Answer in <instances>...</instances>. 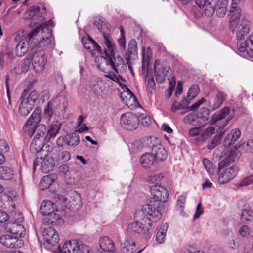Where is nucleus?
I'll list each match as a JSON object with an SVG mask.
<instances>
[{
	"label": "nucleus",
	"mask_w": 253,
	"mask_h": 253,
	"mask_svg": "<svg viewBox=\"0 0 253 253\" xmlns=\"http://www.w3.org/2000/svg\"><path fill=\"white\" fill-rule=\"evenodd\" d=\"M155 160V157L152 153H145L141 156L140 162L144 168H148L153 164Z\"/></svg>",
	"instance_id": "nucleus-30"
},
{
	"label": "nucleus",
	"mask_w": 253,
	"mask_h": 253,
	"mask_svg": "<svg viewBox=\"0 0 253 253\" xmlns=\"http://www.w3.org/2000/svg\"><path fill=\"white\" fill-rule=\"evenodd\" d=\"M41 120V112L39 109H36L27 121L23 129L29 136H32L35 132V136L42 140H46V127L44 125L39 124Z\"/></svg>",
	"instance_id": "nucleus-1"
},
{
	"label": "nucleus",
	"mask_w": 253,
	"mask_h": 253,
	"mask_svg": "<svg viewBox=\"0 0 253 253\" xmlns=\"http://www.w3.org/2000/svg\"><path fill=\"white\" fill-rule=\"evenodd\" d=\"M240 153L237 150H231L227 157L219 164H220L221 167L228 166L232 162L237 160L240 156Z\"/></svg>",
	"instance_id": "nucleus-23"
},
{
	"label": "nucleus",
	"mask_w": 253,
	"mask_h": 253,
	"mask_svg": "<svg viewBox=\"0 0 253 253\" xmlns=\"http://www.w3.org/2000/svg\"><path fill=\"white\" fill-rule=\"evenodd\" d=\"M186 196L184 195H181L178 197L177 201V205L180 208H183L186 202Z\"/></svg>",
	"instance_id": "nucleus-61"
},
{
	"label": "nucleus",
	"mask_w": 253,
	"mask_h": 253,
	"mask_svg": "<svg viewBox=\"0 0 253 253\" xmlns=\"http://www.w3.org/2000/svg\"><path fill=\"white\" fill-rule=\"evenodd\" d=\"M103 37L104 43L108 49L104 50L105 57H102V58L105 61L106 64L110 65L111 67L117 73L118 72L117 67L119 66L120 64L124 65L123 59L120 56H117L116 58L114 57L115 45L112 41V39L109 33L103 32Z\"/></svg>",
	"instance_id": "nucleus-3"
},
{
	"label": "nucleus",
	"mask_w": 253,
	"mask_h": 253,
	"mask_svg": "<svg viewBox=\"0 0 253 253\" xmlns=\"http://www.w3.org/2000/svg\"><path fill=\"white\" fill-rule=\"evenodd\" d=\"M28 57L25 59L21 66L22 72L25 73L28 71L31 63L32 62L30 54L28 55Z\"/></svg>",
	"instance_id": "nucleus-52"
},
{
	"label": "nucleus",
	"mask_w": 253,
	"mask_h": 253,
	"mask_svg": "<svg viewBox=\"0 0 253 253\" xmlns=\"http://www.w3.org/2000/svg\"><path fill=\"white\" fill-rule=\"evenodd\" d=\"M227 96V94L219 90L218 91L215 96V97L210 101V107L213 110H215L220 108L222 105L223 102L225 100Z\"/></svg>",
	"instance_id": "nucleus-18"
},
{
	"label": "nucleus",
	"mask_w": 253,
	"mask_h": 253,
	"mask_svg": "<svg viewBox=\"0 0 253 253\" xmlns=\"http://www.w3.org/2000/svg\"><path fill=\"white\" fill-rule=\"evenodd\" d=\"M163 177L164 175L162 173L151 175L148 178V181L154 185H160Z\"/></svg>",
	"instance_id": "nucleus-48"
},
{
	"label": "nucleus",
	"mask_w": 253,
	"mask_h": 253,
	"mask_svg": "<svg viewBox=\"0 0 253 253\" xmlns=\"http://www.w3.org/2000/svg\"><path fill=\"white\" fill-rule=\"evenodd\" d=\"M168 228V225L167 223L163 224L160 226L156 236V239L158 243L162 244L164 242Z\"/></svg>",
	"instance_id": "nucleus-32"
},
{
	"label": "nucleus",
	"mask_w": 253,
	"mask_h": 253,
	"mask_svg": "<svg viewBox=\"0 0 253 253\" xmlns=\"http://www.w3.org/2000/svg\"><path fill=\"white\" fill-rule=\"evenodd\" d=\"M105 77L106 78H109L110 80L119 84H120V85L121 84L120 82V77L117 76L113 72H109L108 74L105 75Z\"/></svg>",
	"instance_id": "nucleus-60"
},
{
	"label": "nucleus",
	"mask_w": 253,
	"mask_h": 253,
	"mask_svg": "<svg viewBox=\"0 0 253 253\" xmlns=\"http://www.w3.org/2000/svg\"><path fill=\"white\" fill-rule=\"evenodd\" d=\"M54 165L53 160L51 158H48L41 162V169L43 173H48L53 170Z\"/></svg>",
	"instance_id": "nucleus-27"
},
{
	"label": "nucleus",
	"mask_w": 253,
	"mask_h": 253,
	"mask_svg": "<svg viewBox=\"0 0 253 253\" xmlns=\"http://www.w3.org/2000/svg\"><path fill=\"white\" fill-rule=\"evenodd\" d=\"M33 69L37 73H41L45 69L47 58L43 51L34 50L30 54Z\"/></svg>",
	"instance_id": "nucleus-9"
},
{
	"label": "nucleus",
	"mask_w": 253,
	"mask_h": 253,
	"mask_svg": "<svg viewBox=\"0 0 253 253\" xmlns=\"http://www.w3.org/2000/svg\"><path fill=\"white\" fill-rule=\"evenodd\" d=\"M215 132V128L213 127H208L205 129L204 132L202 134V136L204 139L212 135Z\"/></svg>",
	"instance_id": "nucleus-56"
},
{
	"label": "nucleus",
	"mask_w": 253,
	"mask_h": 253,
	"mask_svg": "<svg viewBox=\"0 0 253 253\" xmlns=\"http://www.w3.org/2000/svg\"><path fill=\"white\" fill-rule=\"evenodd\" d=\"M152 154L155 157V159L158 161H164L167 157V153L165 149L160 144L153 145Z\"/></svg>",
	"instance_id": "nucleus-20"
},
{
	"label": "nucleus",
	"mask_w": 253,
	"mask_h": 253,
	"mask_svg": "<svg viewBox=\"0 0 253 253\" xmlns=\"http://www.w3.org/2000/svg\"><path fill=\"white\" fill-rule=\"evenodd\" d=\"M240 2H241V0H232L231 6L229 11L230 17L232 16H240L241 9L238 6Z\"/></svg>",
	"instance_id": "nucleus-37"
},
{
	"label": "nucleus",
	"mask_w": 253,
	"mask_h": 253,
	"mask_svg": "<svg viewBox=\"0 0 253 253\" xmlns=\"http://www.w3.org/2000/svg\"><path fill=\"white\" fill-rule=\"evenodd\" d=\"M40 10V8L39 6L35 5L30 6L25 13V18L26 19L32 18L39 13Z\"/></svg>",
	"instance_id": "nucleus-42"
},
{
	"label": "nucleus",
	"mask_w": 253,
	"mask_h": 253,
	"mask_svg": "<svg viewBox=\"0 0 253 253\" xmlns=\"http://www.w3.org/2000/svg\"><path fill=\"white\" fill-rule=\"evenodd\" d=\"M146 79H147V88L148 91L152 93V91L155 89V83L154 80L152 77H149L148 76L146 77Z\"/></svg>",
	"instance_id": "nucleus-53"
},
{
	"label": "nucleus",
	"mask_w": 253,
	"mask_h": 253,
	"mask_svg": "<svg viewBox=\"0 0 253 253\" xmlns=\"http://www.w3.org/2000/svg\"><path fill=\"white\" fill-rule=\"evenodd\" d=\"M19 107V113L23 116H27L33 109L34 106L27 102L22 98Z\"/></svg>",
	"instance_id": "nucleus-31"
},
{
	"label": "nucleus",
	"mask_w": 253,
	"mask_h": 253,
	"mask_svg": "<svg viewBox=\"0 0 253 253\" xmlns=\"http://www.w3.org/2000/svg\"><path fill=\"white\" fill-rule=\"evenodd\" d=\"M253 183V179L251 177H247L244 178L239 184L240 186H247Z\"/></svg>",
	"instance_id": "nucleus-62"
},
{
	"label": "nucleus",
	"mask_w": 253,
	"mask_h": 253,
	"mask_svg": "<svg viewBox=\"0 0 253 253\" xmlns=\"http://www.w3.org/2000/svg\"><path fill=\"white\" fill-rule=\"evenodd\" d=\"M57 107V105H56L53 101H49L48 103L47 106L44 109V113L46 117L48 118L49 120H50L54 112L55 109H56Z\"/></svg>",
	"instance_id": "nucleus-40"
},
{
	"label": "nucleus",
	"mask_w": 253,
	"mask_h": 253,
	"mask_svg": "<svg viewBox=\"0 0 253 253\" xmlns=\"http://www.w3.org/2000/svg\"><path fill=\"white\" fill-rule=\"evenodd\" d=\"M135 221L128 224V233L132 236L140 235L147 238L149 235L151 222H149L148 217H138L137 213L134 214Z\"/></svg>",
	"instance_id": "nucleus-4"
},
{
	"label": "nucleus",
	"mask_w": 253,
	"mask_h": 253,
	"mask_svg": "<svg viewBox=\"0 0 253 253\" xmlns=\"http://www.w3.org/2000/svg\"><path fill=\"white\" fill-rule=\"evenodd\" d=\"M204 210L202 208V205L201 203L198 204L196 208V211L194 216V219H196L198 218L201 215L203 214Z\"/></svg>",
	"instance_id": "nucleus-59"
},
{
	"label": "nucleus",
	"mask_w": 253,
	"mask_h": 253,
	"mask_svg": "<svg viewBox=\"0 0 253 253\" xmlns=\"http://www.w3.org/2000/svg\"><path fill=\"white\" fill-rule=\"evenodd\" d=\"M221 140V135H216L212 140L208 144L207 148L211 150L215 147L216 146L220 143Z\"/></svg>",
	"instance_id": "nucleus-50"
},
{
	"label": "nucleus",
	"mask_w": 253,
	"mask_h": 253,
	"mask_svg": "<svg viewBox=\"0 0 253 253\" xmlns=\"http://www.w3.org/2000/svg\"><path fill=\"white\" fill-rule=\"evenodd\" d=\"M66 135L62 136L59 137L56 141V143L57 145L59 147H62L64 145V144H66Z\"/></svg>",
	"instance_id": "nucleus-63"
},
{
	"label": "nucleus",
	"mask_w": 253,
	"mask_h": 253,
	"mask_svg": "<svg viewBox=\"0 0 253 253\" xmlns=\"http://www.w3.org/2000/svg\"><path fill=\"white\" fill-rule=\"evenodd\" d=\"M150 192L152 195L151 200L160 202V205H162V202H166L168 200L169 196L168 191L160 185L150 186Z\"/></svg>",
	"instance_id": "nucleus-11"
},
{
	"label": "nucleus",
	"mask_w": 253,
	"mask_h": 253,
	"mask_svg": "<svg viewBox=\"0 0 253 253\" xmlns=\"http://www.w3.org/2000/svg\"><path fill=\"white\" fill-rule=\"evenodd\" d=\"M240 17L232 16L229 20V28L236 34L239 42L245 40L250 31V22L245 18L240 20Z\"/></svg>",
	"instance_id": "nucleus-5"
},
{
	"label": "nucleus",
	"mask_w": 253,
	"mask_h": 253,
	"mask_svg": "<svg viewBox=\"0 0 253 253\" xmlns=\"http://www.w3.org/2000/svg\"><path fill=\"white\" fill-rule=\"evenodd\" d=\"M94 24L97 27L98 29L102 32V35L103 32H106V31L108 30L104 21L100 18H95L94 20Z\"/></svg>",
	"instance_id": "nucleus-45"
},
{
	"label": "nucleus",
	"mask_w": 253,
	"mask_h": 253,
	"mask_svg": "<svg viewBox=\"0 0 253 253\" xmlns=\"http://www.w3.org/2000/svg\"><path fill=\"white\" fill-rule=\"evenodd\" d=\"M38 96L39 94L37 91L35 90L30 91V89L28 88L24 89L22 93L21 98L34 106L35 102L38 99Z\"/></svg>",
	"instance_id": "nucleus-21"
},
{
	"label": "nucleus",
	"mask_w": 253,
	"mask_h": 253,
	"mask_svg": "<svg viewBox=\"0 0 253 253\" xmlns=\"http://www.w3.org/2000/svg\"><path fill=\"white\" fill-rule=\"evenodd\" d=\"M34 29H38L34 35L36 45L34 50L43 51L47 48H53L54 43L51 38L52 30L48 28L46 24H41Z\"/></svg>",
	"instance_id": "nucleus-2"
},
{
	"label": "nucleus",
	"mask_w": 253,
	"mask_h": 253,
	"mask_svg": "<svg viewBox=\"0 0 253 253\" xmlns=\"http://www.w3.org/2000/svg\"><path fill=\"white\" fill-rule=\"evenodd\" d=\"M160 203L150 200L148 203L142 206L141 211H137V215L138 217H148L149 222H157L162 217V214L159 208Z\"/></svg>",
	"instance_id": "nucleus-6"
},
{
	"label": "nucleus",
	"mask_w": 253,
	"mask_h": 253,
	"mask_svg": "<svg viewBox=\"0 0 253 253\" xmlns=\"http://www.w3.org/2000/svg\"><path fill=\"white\" fill-rule=\"evenodd\" d=\"M141 123L143 126L147 127L151 124L152 121L149 117L145 116L142 118Z\"/></svg>",
	"instance_id": "nucleus-64"
},
{
	"label": "nucleus",
	"mask_w": 253,
	"mask_h": 253,
	"mask_svg": "<svg viewBox=\"0 0 253 253\" xmlns=\"http://www.w3.org/2000/svg\"><path fill=\"white\" fill-rule=\"evenodd\" d=\"M120 124L126 129L133 130L138 127V119L135 115L127 112L121 116Z\"/></svg>",
	"instance_id": "nucleus-12"
},
{
	"label": "nucleus",
	"mask_w": 253,
	"mask_h": 253,
	"mask_svg": "<svg viewBox=\"0 0 253 253\" xmlns=\"http://www.w3.org/2000/svg\"><path fill=\"white\" fill-rule=\"evenodd\" d=\"M239 232L242 236L247 237L249 235V228L246 225H243L240 228Z\"/></svg>",
	"instance_id": "nucleus-58"
},
{
	"label": "nucleus",
	"mask_w": 253,
	"mask_h": 253,
	"mask_svg": "<svg viewBox=\"0 0 253 253\" xmlns=\"http://www.w3.org/2000/svg\"><path fill=\"white\" fill-rule=\"evenodd\" d=\"M11 215L13 218V221L12 220V222H18L21 224L24 220L22 214L19 212L12 213Z\"/></svg>",
	"instance_id": "nucleus-55"
},
{
	"label": "nucleus",
	"mask_w": 253,
	"mask_h": 253,
	"mask_svg": "<svg viewBox=\"0 0 253 253\" xmlns=\"http://www.w3.org/2000/svg\"><path fill=\"white\" fill-rule=\"evenodd\" d=\"M80 241L77 240L68 241L64 243L62 248L58 246L56 253H76Z\"/></svg>",
	"instance_id": "nucleus-17"
},
{
	"label": "nucleus",
	"mask_w": 253,
	"mask_h": 253,
	"mask_svg": "<svg viewBox=\"0 0 253 253\" xmlns=\"http://www.w3.org/2000/svg\"><path fill=\"white\" fill-rule=\"evenodd\" d=\"M196 115L194 113H191L186 115L183 119V121L186 124L192 123L195 121Z\"/></svg>",
	"instance_id": "nucleus-57"
},
{
	"label": "nucleus",
	"mask_w": 253,
	"mask_h": 253,
	"mask_svg": "<svg viewBox=\"0 0 253 253\" xmlns=\"http://www.w3.org/2000/svg\"><path fill=\"white\" fill-rule=\"evenodd\" d=\"M241 132L238 128H235L231 130L225 137L224 140V144L226 147H228L233 144L241 136Z\"/></svg>",
	"instance_id": "nucleus-22"
},
{
	"label": "nucleus",
	"mask_w": 253,
	"mask_h": 253,
	"mask_svg": "<svg viewBox=\"0 0 253 253\" xmlns=\"http://www.w3.org/2000/svg\"><path fill=\"white\" fill-rule=\"evenodd\" d=\"M238 170L236 165L221 167L220 164H218V182L221 184L228 183L237 176Z\"/></svg>",
	"instance_id": "nucleus-8"
},
{
	"label": "nucleus",
	"mask_w": 253,
	"mask_h": 253,
	"mask_svg": "<svg viewBox=\"0 0 253 253\" xmlns=\"http://www.w3.org/2000/svg\"><path fill=\"white\" fill-rule=\"evenodd\" d=\"M55 209V205L52 201L45 200L41 205L40 212L42 215L49 216L54 218L55 220H56L57 224H61L63 222V219L59 215L53 213Z\"/></svg>",
	"instance_id": "nucleus-10"
},
{
	"label": "nucleus",
	"mask_w": 253,
	"mask_h": 253,
	"mask_svg": "<svg viewBox=\"0 0 253 253\" xmlns=\"http://www.w3.org/2000/svg\"><path fill=\"white\" fill-rule=\"evenodd\" d=\"M152 59V52L151 48L148 47L146 50H144L142 52V71L148 72L149 63Z\"/></svg>",
	"instance_id": "nucleus-28"
},
{
	"label": "nucleus",
	"mask_w": 253,
	"mask_h": 253,
	"mask_svg": "<svg viewBox=\"0 0 253 253\" xmlns=\"http://www.w3.org/2000/svg\"><path fill=\"white\" fill-rule=\"evenodd\" d=\"M230 109L228 107L223 108L219 112L214 113L210 120L211 124H215L219 121L225 118L230 113Z\"/></svg>",
	"instance_id": "nucleus-25"
},
{
	"label": "nucleus",
	"mask_w": 253,
	"mask_h": 253,
	"mask_svg": "<svg viewBox=\"0 0 253 253\" xmlns=\"http://www.w3.org/2000/svg\"><path fill=\"white\" fill-rule=\"evenodd\" d=\"M137 53V45L135 40H131L128 44V49L126 54V58L128 57L131 59L132 55H135Z\"/></svg>",
	"instance_id": "nucleus-34"
},
{
	"label": "nucleus",
	"mask_w": 253,
	"mask_h": 253,
	"mask_svg": "<svg viewBox=\"0 0 253 253\" xmlns=\"http://www.w3.org/2000/svg\"><path fill=\"white\" fill-rule=\"evenodd\" d=\"M71 158L70 152L67 151H62L58 156L57 161L59 162L63 163L67 162Z\"/></svg>",
	"instance_id": "nucleus-51"
},
{
	"label": "nucleus",
	"mask_w": 253,
	"mask_h": 253,
	"mask_svg": "<svg viewBox=\"0 0 253 253\" xmlns=\"http://www.w3.org/2000/svg\"><path fill=\"white\" fill-rule=\"evenodd\" d=\"M76 253H93V252L91 247L80 242Z\"/></svg>",
	"instance_id": "nucleus-49"
},
{
	"label": "nucleus",
	"mask_w": 253,
	"mask_h": 253,
	"mask_svg": "<svg viewBox=\"0 0 253 253\" xmlns=\"http://www.w3.org/2000/svg\"><path fill=\"white\" fill-rule=\"evenodd\" d=\"M5 229L17 238L24 237L26 234L25 228L23 225L18 222H12V220L6 223Z\"/></svg>",
	"instance_id": "nucleus-14"
},
{
	"label": "nucleus",
	"mask_w": 253,
	"mask_h": 253,
	"mask_svg": "<svg viewBox=\"0 0 253 253\" xmlns=\"http://www.w3.org/2000/svg\"><path fill=\"white\" fill-rule=\"evenodd\" d=\"M203 165L207 171L211 175H214L217 171L216 166L206 158L202 160Z\"/></svg>",
	"instance_id": "nucleus-36"
},
{
	"label": "nucleus",
	"mask_w": 253,
	"mask_h": 253,
	"mask_svg": "<svg viewBox=\"0 0 253 253\" xmlns=\"http://www.w3.org/2000/svg\"><path fill=\"white\" fill-rule=\"evenodd\" d=\"M13 170L8 166H0V178L4 179H8L12 178Z\"/></svg>",
	"instance_id": "nucleus-35"
},
{
	"label": "nucleus",
	"mask_w": 253,
	"mask_h": 253,
	"mask_svg": "<svg viewBox=\"0 0 253 253\" xmlns=\"http://www.w3.org/2000/svg\"><path fill=\"white\" fill-rule=\"evenodd\" d=\"M237 46L239 52L243 54L242 56L253 57V36L250 35L245 41L238 42Z\"/></svg>",
	"instance_id": "nucleus-13"
},
{
	"label": "nucleus",
	"mask_w": 253,
	"mask_h": 253,
	"mask_svg": "<svg viewBox=\"0 0 253 253\" xmlns=\"http://www.w3.org/2000/svg\"><path fill=\"white\" fill-rule=\"evenodd\" d=\"M44 140H42L35 136L30 145V151L33 153H37L41 152L43 147Z\"/></svg>",
	"instance_id": "nucleus-29"
},
{
	"label": "nucleus",
	"mask_w": 253,
	"mask_h": 253,
	"mask_svg": "<svg viewBox=\"0 0 253 253\" xmlns=\"http://www.w3.org/2000/svg\"><path fill=\"white\" fill-rule=\"evenodd\" d=\"M37 30L33 29L31 33L18 42L15 48V53L17 56L22 57L24 56L29 49H30L32 52L34 50L36 45L34 35L37 32Z\"/></svg>",
	"instance_id": "nucleus-7"
},
{
	"label": "nucleus",
	"mask_w": 253,
	"mask_h": 253,
	"mask_svg": "<svg viewBox=\"0 0 253 253\" xmlns=\"http://www.w3.org/2000/svg\"><path fill=\"white\" fill-rule=\"evenodd\" d=\"M124 100H122V101L129 108L136 106L138 104L137 98L135 95L124 96Z\"/></svg>",
	"instance_id": "nucleus-41"
},
{
	"label": "nucleus",
	"mask_w": 253,
	"mask_h": 253,
	"mask_svg": "<svg viewBox=\"0 0 253 253\" xmlns=\"http://www.w3.org/2000/svg\"><path fill=\"white\" fill-rule=\"evenodd\" d=\"M253 217V211L249 209H242L240 216L241 220L243 221H249L250 218Z\"/></svg>",
	"instance_id": "nucleus-44"
},
{
	"label": "nucleus",
	"mask_w": 253,
	"mask_h": 253,
	"mask_svg": "<svg viewBox=\"0 0 253 253\" xmlns=\"http://www.w3.org/2000/svg\"><path fill=\"white\" fill-rule=\"evenodd\" d=\"M44 240L49 245L53 246L58 244L59 235L56 230L52 227L45 228L42 232Z\"/></svg>",
	"instance_id": "nucleus-15"
},
{
	"label": "nucleus",
	"mask_w": 253,
	"mask_h": 253,
	"mask_svg": "<svg viewBox=\"0 0 253 253\" xmlns=\"http://www.w3.org/2000/svg\"><path fill=\"white\" fill-rule=\"evenodd\" d=\"M99 244L101 250H98L97 253H116L114 243L109 237H102L99 240Z\"/></svg>",
	"instance_id": "nucleus-16"
},
{
	"label": "nucleus",
	"mask_w": 253,
	"mask_h": 253,
	"mask_svg": "<svg viewBox=\"0 0 253 253\" xmlns=\"http://www.w3.org/2000/svg\"><path fill=\"white\" fill-rule=\"evenodd\" d=\"M61 127V124L59 121H56L50 124L46 135V140H50L52 138H55L59 133Z\"/></svg>",
	"instance_id": "nucleus-24"
},
{
	"label": "nucleus",
	"mask_w": 253,
	"mask_h": 253,
	"mask_svg": "<svg viewBox=\"0 0 253 253\" xmlns=\"http://www.w3.org/2000/svg\"><path fill=\"white\" fill-rule=\"evenodd\" d=\"M199 92V88L197 85H193L189 89L187 93V98L190 101L197 96Z\"/></svg>",
	"instance_id": "nucleus-46"
},
{
	"label": "nucleus",
	"mask_w": 253,
	"mask_h": 253,
	"mask_svg": "<svg viewBox=\"0 0 253 253\" xmlns=\"http://www.w3.org/2000/svg\"><path fill=\"white\" fill-rule=\"evenodd\" d=\"M155 79L157 83H162L165 80V74L163 73V70L162 65H161L160 67L155 65Z\"/></svg>",
	"instance_id": "nucleus-38"
},
{
	"label": "nucleus",
	"mask_w": 253,
	"mask_h": 253,
	"mask_svg": "<svg viewBox=\"0 0 253 253\" xmlns=\"http://www.w3.org/2000/svg\"><path fill=\"white\" fill-rule=\"evenodd\" d=\"M123 253H137L138 251L136 243L133 241L126 240L122 244Z\"/></svg>",
	"instance_id": "nucleus-26"
},
{
	"label": "nucleus",
	"mask_w": 253,
	"mask_h": 253,
	"mask_svg": "<svg viewBox=\"0 0 253 253\" xmlns=\"http://www.w3.org/2000/svg\"><path fill=\"white\" fill-rule=\"evenodd\" d=\"M53 183V179L50 175H46L42 178L40 182V186L42 190L47 189Z\"/></svg>",
	"instance_id": "nucleus-39"
},
{
	"label": "nucleus",
	"mask_w": 253,
	"mask_h": 253,
	"mask_svg": "<svg viewBox=\"0 0 253 253\" xmlns=\"http://www.w3.org/2000/svg\"><path fill=\"white\" fill-rule=\"evenodd\" d=\"M66 145L72 147L77 146L80 142L79 136L75 132L66 135Z\"/></svg>",
	"instance_id": "nucleus-33"
},
{
	"label": "nucleus",
	"mask_w": 253,
	"mask_h": 253,
	"mask_svg": "<svg viewBox=\"0 0 253 253\" xmlns=\"http://www.w3.org/2000/svg\"><path fill=\"white\" fill-rule=\"evenodd\" d=\"M72 202V204L76 205L77 208L80 207V206L82 205V199L78 193H74L73 198Z\"/></svg>",
	"instance_id": "nucleus-54"
},
{
	"label": "nucleus",
	"mask_w": 253,
	"mask_h": 253,
	"mask_svg": "<svg viewBox=\"0 0 253 253\" xmlns=\"http://www.w3.org/2000/svg\"><path fill=\"white\" fill-rule=\"evenodd\" d=\"M18 239L12 235H4L0 238V242L4 246L10 248L18 247Z\"/></svg>",
	"instance_id": "nucleus-19"
},
{
	"label": "nucleus",
	"mask_w": 253,
	"mask_h": 253,
	"mask_svg": "<svg viewBox=\"0 0 253 253\" xmlns=\"http://www.w3.org/2000/svg\"><path fill=\"white\" fill-rule=\"evenodd\" d=\"M54 103L56 105L57 103H59V106H62L63 108H65L68 104V100L66 96L60 95L58 96L55 99L53 100Z\"/></svg>",
	"instance_id": "nucleus-47"
},
{
	"label": "nucleus",
	"mask_w": 253,
	"mask_h": 253,
	"mask_svg": "<svg viewBox=\"0 0 253 253\" xmlns=\"http://www.w3.org/2000/svg\"><path fill=\"white\" fill-rule=\"evenodd\" d=\"M95 41L90 38L83 37L82 39V43L84 47L89 52H92V47L94 46Z\"/></svg>",
	"instance_id": "nucleus-43"
}]
</instances>
